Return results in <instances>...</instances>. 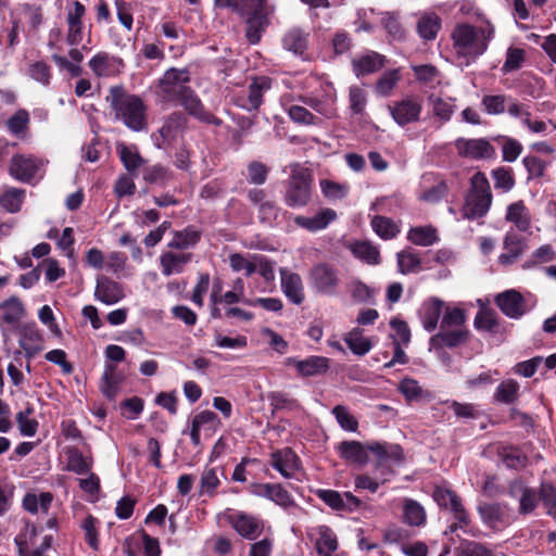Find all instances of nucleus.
<instances>
[{
  "mask_svg": "<svg viewBox=\"0 0 556 556\" xmlns=\"http://www.w3.org/2000/svg\"><path fill=\"white\" fill-rule=\"evenodd\" d=\"M92 73L98 77H112L122 73L125 64L117 56L105 51L96 53L88 62Z\"/></svg>",
  "mask_w": 556,
  "mask_h": 556,
  "instance_id": "f3484780",
  "label": "nucleus"
},
{
  "mask_svg": "<svg viewBox=\"0 0 556 556\" xmlns=\"http://www.w3.org/2000/svg\"><path fill=\"white\" fill-rule=\"evenodd\" d=\"M46 164L34 154L16 153L10 159L8 173L16 181L35 186L43 178Z\"/></svg>",
  "mask_w": 556,
  "mask_h": 556,
  "instance_id": "423d86ee",
  "label": "nucleus"
},
{
  "mask_svg": "<svg viewBox=\"0 0 556 556\" xmlns=\"http://www.w3.org/2000/svg\"><path fill=\"white\" fill-rule=\"evenodd\" d=\"M287 364L293 366L303 377H313L325 374L329 369V359L325 356L313 355L305 359L290 357Z\"/></svg>",
  "mask_w": 556,
  "mask_h": 556,
  "instance_id": "393cba45",
  "label": "nucleus"
},
{
  "mask_svg": "<svg viewBox=\"0 0 556 556\" xmlns=\"http://www.w3.org/2000/svg\"><path fill=\"white\" fill-rule=\"evenodd\" d=\"M496 453L503 464L510 469H520L527 465V456L515 446H497Z\"/></svg>",
  "mask_w": 556,
  "mask_h": 556,
  "instance_id": "49530a36",
  "label": "nucleus"
},
{
  "mask_svg": "<svg viewBox=\"0 0 556 556\" xmlns=\"http://www.w3.org/2000/svg\"><path fill=\"white\" fill-rule=\"evenodd\" d=\"M20 346L28 357L35 356L42 350L43 337L36 323H27L20 329Z\"/></svg>",
  "mask_w": 556,
  "mask_h": 556,
  "instance_id": "a878e982",
  "label": "nucleus"
},
{
  "mask_svg": "<svg viewBox=\"0 0 556 556\" xmlns=\"http://www.w3.org/2000/svg\"><path fill=\"white\" fill-rule=\"evenodd\" d=\"M508 326L498 319L495 313L489 311V340L492 339L494 344L505 341Z\"/></svg>",
  "mask_w": 556,
  "mask_h": 556,
  "instance_id": "69168bd1",
  "label": "nucleus"
},
{
  "mask_svg": "<svg viewBox=\"0 0 556 556\" xmlns=\"http://www.w3.org/2000/svg\"><path fill=\"white\" fill-rule=\"evenodd\" d=\"M99 525L100 521L92 515H87L80 522V529L84 531L85 540L93 551H98L100 546Z\"/></svg>",
  "mask_w": 556,
  "mask_h": 556,
  "instance_id": "864d4df0",
  "label": "nucleus"
},
{
  "mask_svg": "<svg viewBox=\"0 0 556 556\" xmlns=\"http://www.w3.org/2000/svg\"><path fill=\"white\" fill-rule=\"evenodd\" d=\"M108 100L117 118L135 130L140 131L146 126V105L140 97L125 92L123 87H113Z\"/></svg>",
  "mask_w": 556,
  "mask_h": 556,
  "instance_id": "f03ea898",
  "label": "nucleus"
},
{
  "mask_svg": "<svg viewBox=\"0 0 556 556\" xmlns=\"http://www.w3.org/2000/svg\"><path fill=\"white\" fill-rule=\"evenodd\" d=\"M312 176L305 168L292 167L285 194V203L290 207H303L311 201Z\"/></svg>",
  "mask_w": 556,
  "mask_h": 556,
  "instance_id": "0eeeda50",
  "label": "nucleus"
},
{
  "mask_svg": "<svg viewBox=\"0 0 556 556\" xmlns=\"http://www.w3.org/2000/svg\"><path fill=\"white\" fill-rule=\"evenodd\" d=\"M344 342L355 355L359 356L367 354L372 348L371 340L365 337L359 328H354L348 332L344 337Z\"/></svg>",
  "mask_w": 556,
  "mask_h": 556,
  "instance_id": "c03bdc74",
  "label": "nucleus"
},
{
  "mask_svg": "<svg viewBox=\"0 0 556 556\" xmlns=\"http://www.w3.org/2000/svg\"><path fill=\"white\" fill-rule=\"evenodd\" d=\"M525 241L516 233L508 232L504 240V252L500 255L498 261L508 265L514 263L525 251Z\"/></svg>",
  "mask_w": 556,
  "mask_h": 556,
  "instance_id": "c9c22d12",
  "label": "nucleus"
},
{
  "mask_svg": "<svg viewBox=\"0 0 556 556\" xmlns=\"http://www.w3.org/2000/svg\"><path fill=\"white\" fill-rule=\"evenodd\" d=\"M463 215L468 219H478L486 212V178L478 172L471 178V188L463 206Z\"/></svg>",
  "mask_w": 556,
  "mask_h": 556,
  "instance_id": "6e6552de",
  "label": "nucleus"
},
{
  "mask_svg": "<svg viewBox=\"0 0 556 556\" xmlns=\"http://www.w3.org/2000/svg\"><path fill=\"white\" fill-rule=\"evenodd\" d=\"M271 88V79L266 76L254 77L248 88L238 92L233 101L239 108L251 112L263 103V97Z\"/></svg>",
  "mask_w": 556,
  "mask_h": 556,
  "instance_id": "9b49d317",
  "label": "nucleus"
},
{
  "mask_svg": "<svg viewBox=\"0 0 556 556\" xmlns=\"http://www.w3.org/2000/svg\"><path fill=\"white\" fill-rule=\"evenodd\" d=\"M29 115L26 110L16 111L7 123L9 131L14 136H24L28 130Z\"/></svg>",
  "mask_w": 556,
  "mask_h": 556,
  "instance_id": "052dcab7",
  "label": "nucleus"
},
{
  "mask_svg": "<svg viewBox=\"0 0 556 556\" xmlns=\"http://www.w3.org/2000/svg\"><path fill=\"white\" fill-rule=\"evenodd\" d=\"M190 76L187 70L172 67L155 84V96L162 103L181 105L190 115L207 124L220 125L222 121L206 112L189 86Z\"/></svg>",
  "mask_w": 556,
  "mask_h": 556,
  "instance_id": "f257e3e1",
  "label": "nucleus"
},
{
  "mask_svg": "<svg viewBox=\"0 0 556 556\" xmlns=\"http://www.w3.org/2000/svg\"><path fill=\"white\" fill-rule=\"evenodd\" d=\"M270 465L283 478L290 479L300 469L301 460L290 447H285L270 454Z\"/></svg>",
  "mask_w": 556,
  "mask_h": 556,
  "instance_id": "aec40b11",
  "label": "nucleus"
},
{
  "mask_svg": "<svg viewBox=\"0 0 556 556\" xmlns=\"http://www.w3.org/2000/svg\"><path fill=\"white\" fill-rule=\"evenodd\" d=\"M66 464L65 470L78 476L89 473L92 468L93 459L91 456L84 455L77 447L70 446L64 451Z\"/></svg>",
  "mask_w": 556,
  "mask_h": 556,
  "instance_id": "c85d7f7f",
  "label": "nucleus"
},
{
  "mask_svg": "<svg viewBox=\"0 0 556 556\" xmlns=\"http://www.w3.org/2000/svg\"><path fill=\"white\" fill-rule=\"evenodd\" d=\"M37 536V529L33 525H26L24 532L20 533L14 542L17 546V556H45L38 547L30 549L34 539Z\"/></svg>",
  "mask_w": 556,
  "mask_h": 556,
  "instance_id": "58836bf2",
  "label": "nucleus"
},
{
  "mask_svg": "<svg viewBox=\"0 0 556 556\" xmlns=\"http://www.w3.org/2000/svg\"><path fill=\"white\" fill-rule=\"evenodd\" d=\"M399 391L408 403L417 402L428 396V393L422 390L418 381L408 377L400 381Z\"/></svg>",
  "mask_w": 556,
  "mask_h": 556,
  "instance_id": "4d7b16f0",
  "label": "nucleus"
},
{
  "mask_svg": "<svg viewBox=\"0 0 556 556\" xmlns=\"http://www.w3.org/2000/svg\"><path fill=\"white\" fill-rule=\"evenodd\" d=\"M269 21L265 12H251L247 18L245 37L252 45L260 42L263 33L266 30Z\"/></svg>",
  "mask_w": 556,
  "mask_h": 556,
  "instance_id": "72a5a7b5",
  "label": "nucleus"
},
{
  "mask_svg": "<svg viewBox=\"0 0 556 556\" xmlns=\"http://www.w3.org/2000/svg\"><path fill=\"white\" fill-rule=\"evenodd\" d=\"M201 239V231L194 226H188L182 230L174 231L169 248L185 250L194 247Z\"/></svg>",
  "mask_w": 556,
  "mask_h": 556,
  "instance_id": "a19ab883",
  "label": "nucleus"
},
{
  "mask_svg": "<svg viewBox=\"0 0 556 556\" xmlns=\"http://www.w3.org/2000/svg\"><path fill=\"white\" fill-rule=\"evenodd\" d=\"M353 255L369 265H378L380 263V252L378 248L367 241H357L350 247Z\"/></svg>",
  "mask_w": 556,
  "mask_h": 556,
  "instance_id": "09e8293b",
  "label": "nucleus"
},
{
  "mask_svg": "<svg viewBox=\"0 0 556 556\" xmlns=\"http://www.w3.org/2000/svg\"><path fill=\"white\" fill-rule=\"evenodd\" d=\"M223 516L243 539L253 541L263 533L264 521L256 516L232 509L225 510Z\"/></svg>",
  "mask_w": 556,
  "mask_h": 556,
  "instance_id": "9d476101",
  "label": "nucleus"
},
{
  "mask_svg": "<svg viewBox=\"0 0 556 556\" xmlns=\"http://www.w3.org/2000/svg\"><path fill=\"white\" fill-rule=\"evenodd\" d=\"M402 80L401 68H392L382 73L374 85V91L381 98L393 96Z\"/></svg>",
  "mask_w": 556,
  "mask_h": 556,
  "instance_id": "7c9ffc66",
  "label": "nucleus"
},
{
  "mask_svg": "<svg viewBox=\"0 0 556 556\" xmlns=\"http://www.w3.org/2000/svg\"><path fill=\"white\" fill-rule=\"evenodd\" d=\"M416 80L430 89L441 84V73L432 64L410 65Z\"/></svg>",
  "mask_w": 556,
  "mask_h": 556,
  "instance_id": "ea45409f",
  "label": "nucleus"
},
{
  "mask_svg": "<svg viewBox=\"0 0 556 556\" xmlns=\"http://www.w3.org/2000/svg\"><path fill=\"white\" fill-rule=\"evenodd\" d=\"M332 415L340 427L349 432H356L358 429L357 419L349 412L348 407L343 405H337L332 408Z\"/></svg>",
  "mask_w": 556,
  "mask_h": 556,
  "instance_id": "0e129e2a",
  "label": "nucleus"
},
{
  "mask_svg": "<svg viewBox=\"0 0 556 556\" xmlns=\"http://www.w3.org/2000/svg\"><path fill=\"white\" fill-rule=\"evenodd\" d=\"M451 38L460 64L469 65L484 52L485 35L482 28L460 23L452 30Z\"/></svg>",
  "mask_w": 556,
  "mask_h": 556,
  "instance_id": "7ed1b4c3",
  "label": "nucleus"
},
{
  "mask_svg": "<svg viewBox=\"0 0 556 556\" xmlns=\"http://www.w3.org/2000/svg\"><path fill=\"white\" fill-rule=\"evenodd\" d=\"M219 417L212 410L204 409L195 413L190 420L189 434L194 446L201 443V433L206 437L214 434L220 426Z\"/></svg>",
  "mask_w": 556,
  "mask_h": 556,
  "instance_id": "4468645a",
  "label": "nucleus"
},
{
  "mask_svg": "<svg viewBox=\"0 0 556 556\" xmlns=\"http://www.w3.org/2000/svg\"><path fill=\"white\" fill-rule=\"evenodd\" d=\"M340 458L348 464L364 466L369 460V444L359 441H342L336 446Z\"/></svg>",
  "mask_w": 556,
  "mask_h": 556,
  "instance_id": "4be33fe9",
  "label": "nucleus"
},
{
  "mask_svg": "<svg viewBox=\"0 0 556 556\" xmlns=\"http://www.w3.org/2000/svg\"><path fill=\"white\" fill-rule=\"evenodd\" d=\"M125 298L121 283L106 276H98L94 288V299L105 305H114Z\"/></svg>",
  "mask_w": 556,
  "mask_h": 556,
  "instance_id": "6ab92c4d",
  "label": "nucleus"
},
{
  "mask_svg": "<svg viewBox=\"0 0 556 556\" xmlns=\"http://www.w3.org/2000/svg\"><path fill=\"white\" fill-rule=\"evenodd\" d=\"M403 520L410 527H422L427 521L424 506L412 498L403 500Z\"/></svg>",
  "mask_w": 556,
  "mask_h": 556,
  "instance_id": "e433bc0d",
  "label": "nucleus"
},
{
  "mask_svg": "<svg viewBox=\"0 0 556 556\" xmlns=\"http://www.w3.org/2000/svg\"><path fill=\"white\" fill-rule=\"evenodd\" d=\"M397 270L402 275L418 273L422 269L420 254L410 248L396 253Z\"/></svg>",
  "mask_w": 556,
  "mask_h": 556,
  "instance_id": "4c0bfd02",
  "label": "nucleus"
},
{
  "mask_svg": "<svg viewBox=\"0 0 556 556\" xmlns=\"http://www.w3.org/2000/svg\"><path fill=\"white\" fill-rule=\"evenodd\" d=\"M34 409L27 406L16 414V422L20 433L24 437H34L38 430V421L33 417Z\"/></svg>",
  "mask_w": 556,
  "mask_h": 556,
  "instance_id": "5fc2aeb1",
  "label": "nucleus"
},
{
  "mask_svg": "<svg viewBox=\"0 0 556 556\" xmlns=\"http://www.w3.org/2000/svg\"><path fill=\"white\" fill-rule=\"evenodd\" d=\"M0 312L2 320L8 325H14L25 315V308L21 300L11 296L0 303Z\"/></svg>",
  "mask_w": 556,
  "mask_h": 556,
  "instance_id": "a18cd8bd",
  "label": "nucleus"
},
{
  "mask_svg": "<svg viewBox=\"0 0 556 556\" xmlns=\"http://www.w3.org/2000/svg\"><path fill=\"white\" fill-rule=\"evenodd\" d=\"M28 75L31 79L47 87L52 79V70L45 61H36L29 65Z\"/></svg>",
  "mask_w": 556,
  "mask_h": 556,
  "instance_id": "680f3d73",
  "label": "nucleus"
},
{
  "mask_svg": "<svg viewBox=\"0 0 556 556\" xmlns=\"http://www.w3.org/2000/svg\"><path fill=\"white\" fill-rule=\"evenodd\" d=\"M307 535L314 541L319 556H332L338 549L339 544L337 535L328 526L320 525L309 528Z\"/></svg>",
  "mask_w": 556,
  "mask_h": 556,
  "instance_id": "a211bd4d",
  "label": "nucleus"
},
{
  "mask_svg": "<svg viewBox=\"0 0 556 556\" xmlns=\"http://www.w3.org/2000/svg\"><path fill=\"white\" fill-rule=\"evenodd\" d=\"M387 58L376 51H365L352 59V68L357 77L366 76L384 67Z\"/></svg>",
  "mask_w": 556,
  "mask_h": 556,
  "instance_id": "412c9836",
  "label": "nucleus"
},
{
  "mask_svg": "<svg viewBox=\"0 0 556 556\" xmlns=\"http://www.w3.org/2000/svg\"><path fill=\"white\" fill-rule=\"evenodd\" d=\"M121 382L122 378L116 372V366L106 364L100 383L102 394L106 399L113 400L118 392Z\"/></svg>",
  "mask_w": 556,
  "mask_h": 556,
  "instance_id": "37998d69",
  "label": "nucleus"
},
{
  "mask_svg": "<svg viewBox=\"0 0 556 556\" xmlns=\"http://www.w3.org/2000/svg\"><path fill=\"white\" fill-rule=\"evenodd\" d=\"M494 180V188L502 192H508L515 186V178L513 172L508 167L501 166L492 170Z\"/></svg>",
  "mask_w": 556,
  "mask_h": 556,
  "instance_id": "e2e57ef3",
  "label": "nucleus"
},
{
  "mask_svg": "<svg viewBox=\"0 0 556 556\" xmlns=\"http://www.w3.org/2000/svg\"><path fill=\"white\" fill-rule=\"evenodd\" d=\"M501 312L510 319H520L529 307L522 294L515 289L505 290L494 298Z\"/></svg>",
  "mask_w": 556,
  "mask_h": 556,
  "instance_id": "dca6fc26",
  "label": "nucleus"
},
{
  "mask_svg": "<svg viewBox=\"0 0 556 556\" xmlns=\"http://www.w3.org/2000/svg\"><path fill=\"white\" fill-rule=\"evenodd\" d=\"M432 497L441 508L448 510L453 515L454 521H452L444 531L445 535H452L458 530L475 535L470 526L469 516L464 508L462 500L453 490L444 485H439L434 489Z\"/></svg>",
  "mask_w": 556,
  "mask_h": 556,
  "instance_id": "20e7f679",
  "label": "nucleus"
},
{
  "mask_svg": "<svg viewBox=\"0 0 556 556\" xmlns=\"http://www.w3.org/2000/svg\"><path fill=\"white\" fill-rule=\"evenodd\" d=\"M422 100L416 96H405L388 104V111L400 127L415 124L420 121Z\"/></svg>",
  "mask_w": 556,
  "mask_h": 556,
  "instance_id": "1a4fd4ad",
  "label": "nucleus"
},
{
  "mask_svg": "<svg viewBox=\"0 0 556 556\" xmlns=\"http://www.w3.org/2000/svg\"><path fill=\"white\" fill-rule=\"evenodd\" d=\"M518 397L519 383L511 379L501 382L494 392V401L503 404H513Z\"/></svg>",
  "mask_w": 556,
  "mask_h": 556,
  "instance_id": "603ef678",
  "label": "nucleus"
},
{
  "mask_svg": "<svg viewBox=\"0 0 556 556\" xmlns=\"http://www.w3.org/2000/svg\"><path fill=\"white\" fill-rule=\"evenodd\" d=\"M254 273H257L265 282L271 285L275 281V263L262 254H254Z\"/></svg>",
  "mask_w": 556,
  "mask_h": 556,
  "instance_id": "338daca9",
  "label": "nucleus"
},
{
  "mask_svg": "<svg viewBox=\"0 0 556 556\" xmlns=\"http://www.w3.org/2000/svg\"><path fill=\"white\" fill-rule=\"evenodd\" d=\"M25 199V189L7 187L0 194V206L10 214H16L22 210Z\"/></svg>",
  "mask_w": 556,
  "mask_h": 556,
  "instance_id": "f704fd0d",
  "label": "nucleus"
},
{
  "mask_svg": "<svg viewBox=\"0 0 556 556\" xmlns=\"http://www.w3.org/2000/svg\"><path fill=\"white\" fill-rule=\"evenodd\" d=\"M300 100L325 118L337 116V92L331 84L323 85L319 91L301 97Z\"/></svg>",
  "mask_w": 556,
  "mask_h": 556,
  "instance_id": "f8f14e48",
  "label": "nucleus"
},
{
  "mask_svg": "<svg viewBox=\"0 0 556 556\" xmlns=\"http://www.w3.org/2000/svg\"><path fill=\"white\" fill-rule=\"evenodd\" d=\"M282 46L295 55H302L307 48V34L300 28H291L282 37Z\"/></svg>",
  "mask_w": 556,
  "mask_h": 556,
  "instance_id": "79ce46f5",
  "label": "nucleus"
},
{
  "mask_svg": "<svg viewBox=\"0 0 556 556\" xmlns=\"http://www.w3.org/2000/svg\"><path fill=\"white\" fill-rule=\"evenodd\" d=\"M286 112L288 113L290 119L296 124L307 126L321 124V119L319 117L315 116L312 112L302 105L292 104L286 106Z\"/></svg>",
  "mask_w": 556,
  "mask_h": 556,
  "instance_id": "6e6d98bb",
  "label": "nucleus"
},
{
  "mask_svg": "<svg viewBox=\"0 0 556 556\" xmlns=\"http://www.w3.org/2000/svg\"><path fill=\"white\" fill-rule=\"evenodd\" d=\"M441 28V20L435 13H425L417 23V31L425 40H432Z\"/></svg>",
  "mask_w": 556,
  "mask_h": 556,
  "instance_id": "de8ad7c7",
  "label": "nucleus"
},
{
  "mask_svg": "<svg viewBox=\"0 0 556 556\" xmlns=\"http://www.w3.org/2000/svg\"><path fill=\"white\" fill-rule=\"evenodd\" d=\"M192 260V253L167 251L161 254L160 264L162 274L166 277L184 271Z\"/></svg>",
  "mask_w": 556,
  "mask_h": 556,
  "instance_id": "cd10ccee",
  "label": "nucleus"
},
{
  "mask_svg": "<svg viewBox=\"0 0 556 556\" xmlns=\"http://www.w3.org/2000/svg\"><path fill=\"white\" fill-rule=\"evenodd\" d=\"M459 156L472 160L483 159L486 154V140L458 138L454 142Z\"/></svg>",
  "mask_w": 556,
  "mask_h": 556,
  "instance_id": "2f4dec72",
  "label": "nucleus"
},
{
  "mask_svg": "<svg viewBox=\"0 0 556 556\" xmlns=\"http://www.w3.org/2000/svg\"><path fill=\"white\" fill-rule=\"evenodd\" d=\"M281 277V289L283 294L290 302L295 305H300L304 301V289L303 282L296 273H293L287 268H280Z\"/></svg>",
  "mask_w": 556,
  "mask_h": 556,
  "instance_id": "bb28decb",
  "label": "nucleus"
},
{
  "mask_svg": "<svg viewBox=\"0 0 556 556\" xmlns=\"http://www.w3.org/2000/svg\"><path fill=\"white\" fill-rule=\"evenodd\" d=\"M407 240L418 247H431L440 241V236L432 225L415 226L407 231Z\"/></svg>",
  "mask_w": 556,
  "mask_h": 556,
  "instance_id": "473e14b6",
  "label": "nucleus"
},
{
  "mask_svg": "<svg viewBox=\"0 0 556 556\" xmlns=\"http://www.w3.org/2000/svg\"><path fill=\"white\" fill-rule=\"evenodd\" d=\"M309 279L312 287L326 295L336 294L341 282L338 269L326 263L315 265L311 269Z\"/></svg>",
  "mask_w": 556,
  "mask_h": 556,
  "instance_id": "ddd939ff",
  "label": "nucleus"
},
{
  "mask_svg": "<svg viewBox=\"0 0 556 556\" xmlns=\"http://www.w3.org/2000/svg\"><path fill=\"white\" fill-rule=\"evenodd\" d=\"M508 493L519 502V513L528 515L532 513L539 504V495L532 488L527 486L520 480H514L509 484Z\"/></svg>",
  "mask_w": 556,
  "mask_h": 556,
  "instance_id": "5701e85b",
  "label": "nucleus"
},
{
  "mask_svg": "<svg viewBox=\"0 0 556 556\" xmlns=\"http://www.w3.org/2000/svg\"><path fill=\"white\" fill-rule=\"evenodd\" d=\"M443 302L437 298L425 301L418 311V315L424 328L427 331H433L437 326L439 318L442 314Z\"/></svg>",
  "mask_w": 556,
  "mask_h": 556,
  "instance_id": "c756f323",
  "label": "nucleus"
},
{
  "mask_svg": "<svg viewBox=\"0 0 556 556\" xmlns=\"http://www.w3.org/2000/svg\"><path fill=\"white\" fill-rule=\"evenodd\" d=\"M337 212L332 208L325 207L316 212L313 216L298 215L294 223L309 232H317L326 229L333 220L337 219Z\"/></svg>",
  "mask_w": 556,
  "mask_h": 556,
  "instance_id": "b1692460",
  "label": "nucleus"
},
{
  "mask_svg": "<svg viewBox=\"0 0 556 556\" xmlns=\"http://www.w3.org/2000/svg\"><path fill=\"white\" fill-rule=\"evenodd\" d=\"M229 264L233 271L244 270L247 276L254 274V254L232 253L229 255Z\"/></svg>",
  "mask_w": 556,
  "mask_h": 556,
  "instance_id": "774afa93",
  "label": "nucleus"
},
{
  "mask_svg": "<svg viewBox=\"0 0 556 556\" xmlns=\"http://www.w3.org/2000/svg\"><path fill=\"white\" fill-rule=\"evenodd\" d=\"M117 151L123 165L128 172L132 173L142 165L143 160L136 148L121 144L117 147Z\"/></svg>",
  "mask_w": 556,
  "mask_h": 556,
  "instance_id": "bf43d9fd",
  "label": "nucleus"
},
{
  "mask_svg": "<svg viewBox=\"0 0 556 556\" xmlns=\"http://www.w3.org/2000/svg\"><path fill=\"white\" fill-rule=\"evenodd\" d=\"M370 452L377 457L376 469L383 476H391L393 471L387 466L388 463L401 464L404 453L399 444L387 442H374L369 444Z\"/></svg>",
  "mask_w": 556,
  "mask_h": 556,
  "instance_id": "2eb2a0df",
  "label": "nucleus"
},
{
  "mask_svg": "<svg viewBox=\"0 0 556 556\" xmlns=\"http://www.w3.org/2000/svg\"><path fill=\"white\" fill-rule=\"evenodd\" d=\"M372 230L383 240L395 238L400 233L399 225L391 218L375 216L371 219Z\"/></svg>",
  "mask_w": 556,
  "mask_h": 556,
  "instance_id": "3c124183",
  "label": "nucleus"
},
{
  "mask_svg": "<svg viewBox=\"0 0 556 556\" xmlns=\"http://www.w3.org/2000/svg\"><path fill=\"white\" fill-rule=\"evenodd\" d=\"M494 141L501 146L503 161L515 162L522 152V144L509 137H497Z\"/></svg>",
  "mask_w": 556,
  "mask_h": 556,
  "instance_id": "13d9d810",
  "label": "nucleus"
},
{
  "mask_svg": "<svg viewBox=\"0 0 556 556\" xmlns=\"http://www.w3.org/2000/svg\"><path fill=\"white\" fill-rule=\"evenodd\" d=\"M528 211L522 201L515 202L508 206L506 219L514 223L519 230L527 231L530 227Z\"/></svg>",
  "mask_w": 556,
  "mask_h": 556,
  "instance_id": "8fccbe9b",
  "label": "nucleus"
},
{
  "mask_svg": "<svg viewBox=\"0 0 556 556\" xmlns=\"http://www.w3.org/2000/svg\"><path fill=\"white\" fill-rule=\"evenodd\" d=\"M86 7L78 0H72L65 7V41L70 47H78L87 37V43L83 50H89L87 45L91 43L92 25H86Z\"/></svg>",
  "mask_w": 556,
  "mask_h": 556,
  "instance_id": "39448f33",
  "label": "nucleus"
}]
</instances>
